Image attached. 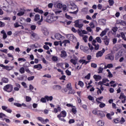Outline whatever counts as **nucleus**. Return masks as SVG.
<instances>
[{
  "label": "nucleus",
  "instance_id": "nucleus-58",
  "mask_svg": "<svg viewBox=\"0 0 126 126\" xmlns=\"http://www.w3.org/2000/svg\"><path fill=\"white\" fill-rule=\"evenodd\" d=\"M108 2H109L110 6H112V5H113V4H114V0H109Z\"/></svg>",
  "mask_w": 126,
  "mask_h": 126
},
{
  "label": "nucleus",
  "instance_id": "nucleus-25",
  "mask_svg": "<svg viewBox=\"0 0 126 126\" xmlns=\"http://www.w3.org/2000/svg\"><path fill=\"white\" fill-rule=\"evenodd\" d=\"M67 54H66V52L64 51H61V57L62 58H65V57H66Z\"/></svg>",
  "mask_w": 126,
  "mask_h": 126
},
{
  "label": "nucleus",
  "instance_id": "nucleus-22",
  "mask_svg": "<svg viewBox=\"0 0 126 126\" xmlns=\"http://www.w3.org/2000/svg\"><path fill=\"white\" fill-rule=\"evenodd\" d=\"M33 68H37L38 70H39L41 69V68H43V67L41 64H38L37 65H34L33 66Z\"/></svg>",
  "mask_w": 126,
  "mask_h": 126
},
{
  "label": "nucleus",
  "instance_id": "nucleus-40",
  "mask_svg": "<svg viewBox=\"0 0 126 126\" xmlns=\"http://www.w3.org/2000/svg\"><path fill=\"white\" fill-rule=\"evenodd\" d=\"M37 119L41 123H45V120H44L42 117H38L37 118Z\"/></svg>",
  "mask_w": 126,
  "mask_h": 126
},
{
  "label": "nucleus",
  "instance_id": "nucleus-20",
  "mask_svg": "<svg viewBox=\"0 0 126 126\" xmlns=\"http://www.w3.org/2000/svg\"><path fill=\"white\" fill-rule=\"evenodd\" d=\"M1 34H3V40H5L6 38H7V35H6V32L4 31V30H2L0 32Z\"/></svg>",
  "mask_w": 126,
  "mask_h": 126
},
{
  "label": "nucleus",
  "instance_id": "nucleus-45",
  "mask_svg": "<svg viewBox=\"0 0 126 126\" xmlns=\"http://www.w3.org/2000/svg\"><path fill=\"white\" fill-rule=\"evenodd\" d=\"M96 40L97 41V43H99L100 44L102 43V40H101L100 37H96L95 38V41Z\"/></svg>",
  "mask_w": 126,
  "mask_h": 126
},
{
  "label": "nucleus",
  "instance_id": "nucleus-51",
  "mask_svg": "<svg viewBox=\"0 0 126 126\" xmlns=\"http://www.w3.org/2000/svg\"><path fill=\"white\" fill-rule=\"evenodd\" d=\"M66 88H67L68 90H69V89H71V88H72L71 87V84L70 83H68L66 85Z\"/></svg>",
  "mask_w": 126,
  "mask_h": 126
},
{
  "label": "nucleus",
  "instance_id": "nucleus-6",
  "mask_svg": "<svg viewBox=\"0 0 126 126\" xmlns=\"http://www.w3.org/2000/svg\"><path fill=\"white\" fill-rule=\"evenodd\" d=\"M80 20H78L75 21L74 23L75 24V27L78 28H82L83 27V24H80L79 22Z\"/></svg>",
  "mask_w": 126,
  "mask_h": 126
},
{
  "label": "nucleus",
  "instance_id": "nucleus-26",
  "mask_svg": "<svg viewBox=\"0 0 126 126\" xmlns=\"http://www.w3.org/2000/svg\"><path fill=\"white\" fill-rule=\"evenodd\" d=\"M81 12L84 14H86L88 12V8L87 7H85L82 9Z\"/></svg>",
  "mask_w": 126,
  "mask_h": 126
},
{
  "label": "nucleus",
  "instance_id": "nucleus-18",
  "mask_svg": "<svg viewBox=\"0 0 126 126\" xmlns=\"http://www.w3.org/2000/svg\"><path fill=\"white\" fill-rule=\"evenodd\" d=\"M33 10L34 12H37L38 13H40V14H43V13H44V11L39 9V8H34Z\"/></svg>",
  "mask_w": 126,
  "mask_h": 126
},
{
  "label": "nucleus",
  "instance_id": "nucleus-57",
  "mask_svg": "<svg viewBox=\"0 0 126 126\" xmlns=\"http://www.w3.org/2000/svg\"><path fill=\"white\" fill-rule=\"evenodd\" d=\"M65 16L66 18H67V19H69L70 20H71V19H72V17H70V16L67 15V13L65 14Z\"/></svg>",
  "mask_w": 126,
  "mask_h": 126
},
{
  "label": "nucleus",
  "instance_id": "nucleus-12",
  "mask_svg": "<svg viewBox=\"0 0 126 126\" xmlns=\"http://www.w3.org/2000/svg\"><path fill=\"white\" fill-rule=\"evenodd\" d=\"M15 87L14 88V91H19V89L21 88V86H20V84L16 83L15 84Z\"/></svg>",
  "mask_w": 126,
  "mask_h": 126
},
{
  "label": "nucleus",
  "instance_id": "nucleus-34",
  "mask_svg": "<svg viewBox=\"0 0 126 126\" xmlns=\"http://www.w3.org/2000/svg\"><path fill=\"white\" fill-rule=\"evenodd\" d=\"M126 95H125L124 93H121V94H120V96L119 97V99H121V100H123V99H126Z\"/></svg>",
  "mask_w": 126,
  "mask_h": 126
},
{
  "label": "nucleus",
  "instance_id": "nucleus-35",
  "mask_svg": "<svg viewBox=\"0 0 126 126\" xmlns=\"http://www.w3.org/2000/svg\"><path fill=\"white\" fill-rule=\"evenodd\" d=\"M103 96H100L99 97L96 98V101L97 103H98V104H100V103H101L100 101H101V100H103Z\"/></svg>",
  "mask_w": 126,
  "mask_h": 126
},
{
  "label": "nucleus",
  "instance_id": "nucleus-3",
  "mask_svg": "<svg viewBox=\"0 0 126 126\" xmlns=\"http://www.w3.org/2000/svg\"><path fill=\"white\" fill-rule=\"evenodd\" d=\"M3 90L5 92L10 93V92H12V90H13V86L11 84H7L4 86Z\"/></svg>",
  "mask_w": 126,
  "mask_h": 126
},
{
  "label": "nucleus",
  "instance_id": "nucleus-46",
  "mask_svg": "<svg viewBox=\"0 0 126 126\" xmlns=\"http://www.w3.org/2000/svg\"><path fill=\"white\" fill-rule=\"evenodd\" d=\"M70 62L74 65H75L76 64V63H77V62L76 61V60H75L74 59H71Z\"/></svg>",
  "mask_w": 126,
  "mask_h": 126
},
{
  "label": "nucleus",
  "instance_id": "nucleus-64",
  "mask_svg": "<svg viewBox=\"0 0 126 126\" xmlns=\"http://www.w3.org/2000/svg\"><path fill=\"white\" fill-rule=\"evenodd\" d=\"M4 117H6L5 114H4L2 113H0V119L2 118H4Z\"/></svg>",
  "mask_w": 126,
  "mask_h": 126
},
{
  "label": "nucleus",
  "instance_id": "nucleus-5",
  "mask_svg": "<svg viewBox=\"0 0 126 126\" xmlns=\"http://www.w3.org/2000/svg\"><path fill=\"white\" fill-rule=\"evenodd\" d=\"M105 49L103 48L102 50L98 51L96 54V58H101L102 56H103V54L104 53H105Z\"/></svg>",
  "mask_w": 126,
  "mask_h": 126
},
{
  "label": "nucleus",
  "instance_id": "nucleus-9",
  "mask_svg": "<svg viewBox=\"0 0 126 126\" xmlns=\"http://www.w3.org/2000/svg\"><path fill=\"white\" fill-rule=\"evenodd\" d=\"M114 55L109 54L105 56V60H109V61H114Z\"/></svg>",
  "mask_w": 126,
  "mask_h": 126
},
{
  "label": "nucleus",
  "instance_id": "nucleus-28",
  "mask_svg": "<svg viewBox=\"0 0 126 126\" xmlns=\"http://www.w3.org/2000/svg\"><path fill=\"white\" fill-rule=\"evenodd\" d=\"M97 115L100 116V117H105V114L102 111H98V113Z\"/></svg>",
  "mask_w": 126,
  "mask_h": 126
},
{
  "label": "nucleus",
  "instance_id": "nucleus-30",
  "mask_svg": "<svg viewBox=\"0 0 126 126\" xmlns=\"http://www.w3.org/2000/svg\"><path fill=\"white\" fill-rule=\"evenodd\" d=\"M51 60H52V61H53V62H58V60H59V59L58 58V57H57V56H52Z\"/></svg>",
  "mask_w": 126,
  "mask_h": 126
},
{
  "label": "nucleus",
  "instance_id": "nucleus-56",
  "mask_svg": "<svg viewBox=\"0 0 126 126\" xmlns=\"http://www.w3.org/2000/svg\"><path fill=\"white\" fill-rule=\"evenodd\" d=\"M89 50V48H88V47H85L84 48L83 51L84 52V53H88Z\"/></svg>",
  "mask_w": 126,
  "mask_h": 126
},
{
  "label": "nucleus",
  "instance_id": "nucleus-50",
  "mask_svg": "<svg viewBox=\"0 0 126 126\" xmlns=\"http://www.w3.org/2000/svg\"><path fill=\"white\" fill-rule=\"evenodd\" d=\"M88 99L90 100V101H92L93 102H94V98L93 97V96L91 95H89L88 96Z\"/></svg>",
  "mask_w": 126,
  "mask_h": 126
},
{
  "label": "nucleus",
  "instance_id": "nucleus-31",
  "mask_svg": "<svg viewBox=\"0 0 126 126\" xmlns=\"http://www.w3.org/2000/svg\"><path fill=\"white\" fill-rule=\"evenodd\" d=\"M97 125L98 126H103L104 125V122L102 121H99L97 122Z\"/></svg>",
  "mask_w": 126,
  "mask_h": 126
},
{
  "label": "nucleus",
  "instance_id": "nucleus-60",
  "mask_svg": "<svg viewBox=\"0 0 126 126\" xmlns=\"http://www.w3.org/2000/svg\"><path fill=\"white\" fill-rule=\"evenodd\" d=\"M1 108H2V109L3 111H5V112L6 111V110H7V109H8L7 106H4V105L2 106H1Z\"/></svg>",
  "mask_w": 126,
  "mask_h": 126
},
{
  "label": "nucleus",
  "instance_id": "nucleus-52",
  "mask_svg": "<svg viewBox=\"0 0 126 126\" xmlns=\"http://www.w3.org/2000/svg\"><path fill=\"white\" fill-rule=\"evenodd\" d=\"M57 8H59L61 9L63 7V4L61 3H58L57 4Z\"/></svg>",
  "mask_w": 126,
  "mask_h": 126
},
{
  "label": "nucleus",
  "instance_id": "nucleus-41",
  "mask_svg": "<svg viewBox=\"0 0 126 126\" xmlns=\"http://www.w3.org/2000/svg\"><path fill=\"white\" fill-rule=\"evenodd\" d=\"M75 91L72 89V88L69 90V94H74Z\"/></svg>",
  "mask_w": 126,
  "mask_h": 126
},
{
  "label": "nucleus",
  "instance_id": "nucleus-19",
  "mask_svg": "<svg viewBox=\"0 0 126 126\" xmlns=\"http://www.w3.org/2000/svg\"><path fill=\"white\" fill-rule=\"evenodd\" d=\"M54 90H61L62 89V87L60 85H54L52 87Z\"/></svg>",
  "mask_w": 126,
  "mask_h": 126
},
{
  "label": "nucleus",
  "instance_id": "nucleus-55",
  "mask_svg": "<svg viewBox=\"0 0 126 126\" xmlns=\"http://www.w3.org/2000/svg\"><path fill=\"white\" fill-rule=\"evenodd\" d=\"M14 106H16V107H22V105H21V104L19 103H14Z\"/></svg>",
  "mask_w": 126,
  "mask_h": 126
},
{
  "label": "nucleus",
  "instance_id": "nucleus-59",
  "mask_svg": "<svg viewBox=\"0 0 126 126\" xmlns=\"http://www.w3.org/2000/svg\"><path fill=\"white\" fill-rule=\"evenodd\" d=\"M5 26V24L1 21H0V27L2 28Z\"/></svg>",
  "mask_w": 126,
  "mask_h": 126
},
{
  "label": "nucleus",
  "instance_id": "nucleus-39",
  "mask_svg": "<svg viewBox=\"0 0 126 126\" xmlns=\"http://www.w3.org/2000/svg\"><path fill=\"white\" fill-rule=\"evenodd\" d=\"M2 82L4 83H8V79L7 78H2Z\"/></svg>",
  "mask_w": 126,
  "mask_h": 126
},
{
  "label": "nucleus",
  "instance_id": "nucleus-27",
  "mask_svg": "<svg viewBox=\"0 0 126 126\" xmlns=\"http://www.w3.org/2000/svg\"><path fill=\"white\" fill-rule=\"evenodd\" d=\"M79 63H84L85 64H87V63H90V61H86L85 60L83 59H81L79 60Z\"/></svg>",
  "mask_w": 126,
  "mask_h": 126
},
{
  "label": "nucleus",
  "instance_id": "nucleus-49",
  "mask_svg": "<svg viewBox=\"0 0 126 126\" xmlns=\"http://www.w3.org/2000/svg\"><path fill=\"white\" fill-rule=\"evenodd\" d=\"M26 100L27 102H30L32 100V98L30 96H26Z\"/></svg>",
  "mask_w": 126,
  "mask_h": 126
},
{
  "label": "nucleus",
  "instance_id": "nucleus-24",
  "mask_svg": "<svg viewBox=\"0 0 126 126\" xmlns=\"http://www.w3.org/2000/svg\"><path fill=\"white\" fill-rule=\"evenodd\" d=\"M45 99H46V100L47 102H49V101H53V96H49L48 95L45 96Z\"/></svg>",
  "mask_w": 126,
  "mask_h": 126
},
{
  "label": "nucleus",
  "instance_id": "nucleus-17",
  "mask_svg": "<svg viewBox=\"0 0 126 126\" xmlns=\"http://www.w3.org/2000/svg\"><path fill=\"white\" fill-rule=\"evenodd\" d=\"M69 6H71L70 7V9H72V10H74V9H77V8H78L77 6L75 5L74 3L70 4Z\"/></svg>",
  "mask_w": 126,
  "mask_h": 126
},
{
  "label": "nucleus",
  "instance_id": "nucleus-16",
  "mask_svg": "<svg viewBox=\"0 0 126 126\" xmlns=\"http://www.w3.org/2000/svg\"><path fill=\"white\" fill-rule=\"evenodd\" d=\"M94 78L95 79V81H99L102 79V77L100 75H94Z\"/></svg>",
  "mask_w": 126,
  "mask_h": 126
},
{
  "label": "nucleus",
  "instance_id": "nucleus-48",
  "mask_svg": "<svg viewBox=\"0 0 126 126\" xmlns=\"http://www.w3.org/2000/svg\"><path fill=\"white\" fill-rule=\"evenodd\" d=\"M43 33L45 36H48V35H49V32H48V30H43Z\"/></svg>",
  "mask_w": 126,
  "mask_h": 126
},
{
  "label": "nucleus",
  "instance_id": "nucleus-10",
  "mask_svg": "<svg viewBox=\"0 0 126 126\" xmlns=\"http://www.w3.org/2000/svg\"><path fill=\"white\" fill-rule=\"evenodd\" d=\"M55 39H56L57 40H62V39H63V38H64V36H63L60 33L55 34Z\"/></svg>",
  "mask_w": 126,
  "mask_h": 126
},
{
  "label": "nucleus",
  "instance_id": "nucleus-1",
  "mask_svg": "<svg viewBox=\"0 0 126 126\" xmlns=\"http://www.w3.org/2000/svg\"><path fill=\"white\" fill-rule=\"evenodd\" d=\"M66 117V111L65 110L62 111L59 115H57V118H58L59 121H61V122H65V120L64 118Z\"/></svg>",
  "mask_w": 126,
  "mask_h": 126
},
{
  "label": "nucleus",
  "instance_id": "nucleus-47",
  "mask_svg": "<svg viewBox=\"0 0 126 126\" xmlns=\"http://www.w3.org/2000/svg\"><path fill=\"white\" fill-rule=\"evenodd\" d=\"M30 28L32 31L36 30V25H32L31 26Z\"/></svg>",
  "mask_w": 126,
  "mask_h": 126
},
{
  "label": "nucleus",
  "instance_id": "nucleus-42",
  "mask_svg": "<svg viewBox=\"0 0 126 126\" xmlns=\"http://www.w3.org/2000/svg\"><path fill=\"white\" fill-rule=\"evenodd\" d=\"M89 25L90 26V28H92V29H94V28H95V25L93 22H91L89 24Z\"/></svg>",
  "mask_w": 126,
  "mask_h": 126
},
{
  "label": "nucleus",
  "instance_id": "nucleus-63",
  "mask_svg": "<svg viewBox=\"0 0 126 126\" xmlns=\"http://www.w3.org/2000/svg\"><path fill=\"white\" fill-rule=\"evenodd\" d=\"M14 27L15 28H17L18 27H20V26H21V25L18 24V23H16L14 24Z\"/></svg>",
  "mask_w": 126,
  "mask_h": 126
},
{
  "label": "nucleus",
  "instance_id": "nucleus-13",
  "mask_svg": "<svg viewBox=\"0 0 126 126\" xmlns=\"http://www.w3.org/2000/svg\"><path fill=\"white\" fill-rule=\"evenodd\" d=\"M110 29L108 28H106L103 31L101 32V33L100 34V37H103V36H105L106 35V33L107 32L109 31Z\"/></svg>",
  "mask_w": 126,
  "mask_h": 126
},
{
  "label": "nucleus",
  "instance_id": "nucleus-62",
  "mask_svg": "<svg viewBox=\"0 0 126 126\" xmlns=\"http://www.w3.org/2000/svg\"><path fill=\"white\" fill-rule=\"evenodd\" d=\"M91 66L92 67H94V68H96V67H97V64L94 63H92Z\"/></svg>",
  "mask_w": 126,
  "mask_h": 126
},
{
  "label": "nucleus",
  "instance_id": "nucleus-4",
  "mask_svg": "<svg viewBox=\"0 0 126 126\" xmlns=\"http://www.w3.org/2000/svg\"><path fill=\"white\" fill-rule=\"evenodd\" d=\"M0 66L1 67H3L4 69H6V70H11L13 68H14V66H4L3 64H0Z\"/></svg>",
  "mask_w": 126,
  "mask_h": 126
},
{
  "label": "nucleus",
  "instance_id": "nucleus-38",
  "mask_svg": "<svg viewBox=\"0 0 126 126\" xmlns=\"http://www.w3.org/2000/svg\"><path fill=\"white\" fill-rule=\"evenodd\" d=\"M19 72L22 74H23V73H24V72H25V69L24 68V67H21L19 69Z\"/></svg>",
  "mask_w": 126,
  "mask_h": 126
},
{
  "label": "nucleus",
  "instance_id": "nucleus-23",
  "mask_svg": "<svg viewBox=\"0 0 126 126\" xmlns=\"http://www.w3.org/2000/svg\"><path fill=\"white\" fill-rule=\"evenodd\" d=\"M67 39H69V40H73V39H75V36H74V35H73V34H68L67 35Z\"/></svg>",
  "mask_w": 126,
  "mask_h": 126
},
{
  "label": "nucleus",
  "instance_id": "nucleus-8",
  "mask_svg": "<svg viewBox=\"0 0 126 126\" xmlns=\"http://www.w3.org/2000/svg\"><path fill=\"white\" fill-rule=\"evenodd\" d=\"M92 44L94 46L95 50H99V45L97 44V41L95 39L93 40Z\"/></svg>",
  "mask_w": 126,
  "mask_h": 126
},
{
  "label": "nucleus",
  "instance_id": "nucleus-21",
  "mask_svg": "<svg viewBox=\"0 0 126 126\" xmlns=\"http://www.w3.org/2000/svg\"><path fill=\"white\" fill-rule=\"evenodd\" d=\"M115 115V113L112 112L111 113H107L106 115V117L108 120H112V116H114Z\"/></svg>",
  "mask_w": 126,
  "mask_h": 126
},
{
  "label": "nucleus",
  "instance_id": "nucleus-33",
  "mask_svg": "<svg viewBox=\"0 0 126 126\" xmlns=\"http://www.w3.org/2000/svg\"><path fill=\"white\" fill-rule=\"evenodd\" d=\"M31 36L32 37H33V39L38 38V34H37V33L32 32V33H31Z\"/></svg>",
  "mask_w": 126,
  "mask_h": 126
},
{
  "label": "nucleus",
  "instance_id": "nucleus-53",
  "mask_svg": "<svg viewBox=\"0 0 126 126\" xmlns=\"http://www.w3.org/2000/svg\"><path fill=\"white\" fill-rule=\"evenodd\" d=\"M121 57H122V54H121V53H118L116 55L115 59L116 60H119Z\"/></svg>",
  "mask_w": 126,
  "mask_h": 126
},
{
  "label": "nucleus",
  "instance_id": "nucleus-37",
  "mask_svg": "<svg viewBox=\"0 0 126 126\" xmlns=\"http://www.w3.org/2000/svg\"><path fill=\"white\" fill-rule=\"evenodd\" d=\"M69 43H70V41L67 39H65L63 41V43L64 44V46L65 47V46H66V44H67V43L69 44Z\"/></svg>",
  "mask_w": 126,
  "mask_h": 126
},
{
  "label": "nucleus",
  "instance_id": "nucleus-11",
  "mask_svg": "<svg viewBox=\"0 0 126 126\" xmlns=\"http://www.w3.org/2000/svg\"><path fill=\"white\" fill-rule=\"evenodd\" d=\"M79 35L80 37H83V40L84 41L85 43H87V39H88V36L84 35L82 33H79Z\"/></svg>",
  "mask_w": 126,
  "mask_h": 126
},
{
  "label": "nucleus",
  "instance_id": "nucleus-36",
  "mask_svg": "<svg viewBox=\"0 0 126 126\" xmlns=\"http://www.w3.org/2000/svg\"><path fill=\"white\" fill-rule=\"evenodd\" d=\"M38 20H40V15L39 14H36L34 17V21H38Z\"/></svg>",
  "mask_w": 126,
  "mask_h": 126
},
{
  "label": "nucleus",
  "instance_id": "nucleus-61",
  "mask_svg": "<svg viewBox=\"0 0 126 126\" xmlns=\"http://www.w3.org/2000/svg\"><path fill=\"white\" fill-rule=\"evenodd\" d=\"M90 76H91V74L89 73L85 77V78H86V79H90Z\"/></svg>",
  "mask_w": 126,
  "mask_h": 126
},
{
  "label": "nucleus",
  "instance_id": "nucleus-29",
  "mask_svg": "<svg viewBox=\"0 0 126 126\" xmlns=\"http://www.w3.org/2000/svg\"><path fill=\"white\" fill-rule=\"evenodd\" d=\"M71 112L74 114L77 113V110H76V107L75 106H74L72 107Z\"/></svg>",
  "mask_w": 126,
  "mask_h": 126
},
{
  "label": "nucleus",
  "instance_id": "nucleus-14",
  "mask_svg": "<svg viewBox=\"0 0 126 126\" xmlns=\"http://www.w3.org/2000/svg\"><path fill=\"white\" fill-rule=\"evenodd\" d=\"M25 12V10L24 9H21L20 11H19V12L17 13L18 16H22V15H24V13Z\"/></svg>",
  "mask_w": 126,
  "mask_h": 126
},
{
  "label": "nucleus",
  "instance_id": "nucleus-7",
  "mask_svg": "<svg viewBox=\"0 0 126 126\" xmlns=\"http://www.w3.org/2000/svg\"><path fill=\"white\" fill-rule=\"evenodd\" d=\"M102 40H104V43H105V45H106V46L109 45V44L110 43V39L108 38V36H107V35L103 37Z\"/></svg>",
  "mask_w": 126,
  "mask_h": 126
},
{
  "label": "nucleus",
  "instance_id": "nucleus-15",
  "mask_svg": "<svg viewBox=\"0 0 126 126\" xmlns=\"http://www.w3.org/2000/svg\"><path fill=\"white\" fill-rule=\"evenodd\" d=\"M98 23L100 25H106V20L104 19H100L98 20Z\"/></svg>",
  "mask_w": 126,
  "mask_h": 126
},
{
  "label": "nucleus",
  "instance_id": "nucleus-32",
  "mask_svg": "<svg viewBox=\"0 0 126 126\" xmlns=\"http://www.w3.org/2000/svg\"><path fill=\"white\" fill-rule=\"evenodd\" d=\"M54 14V13H50L49 12H45L44 13L43 15L44 16H50L51 15H53Z\"/></svg>",
  "mask_w": 126,
  "mask_h": 126
},
{
  "label": "nucleus",
  "instance_id": "nucleus-44",
  "mask_svg": "<svg viewBox=\"0 0 126 126\" xmlns=\"http://www.w3.org/2000/svg\"><path fill=\"white\" fill-rule=\"evenodd\" d=\"M99 104H100L99 105V108H104L106 106V104H105L102 102H100Z\"/></svg>",
  "mask_w": 126,
  "mask_h": 126
},
{
  "label": "nucleus",
  "instance_id": "nucleus-43",
  "mask_svg": "<svg viewBox=\"0 0 126 126\" xmlns=\"http://www.w3.org/2000/svg\"><path fill=\"white\" fill-rule=\"evenodd\" d=\"M78 85H79L81 87L84 86V83L81 81H79L78 83Z\"/></svg>",
  "mask_w": 126,
  "mask_h": 126
},
{
  "label": "nucleus",
  "instance_id": "nucleus-2",
  "mask_svg": "<svg viewBox=\"0 0 126 126\" xmlns=\"http://www.w3.org/2000/svg\"><path fill=\"white\" fill-rule=\"evenodd\" d=\"M58 16H55L53 13V14L47 16L46 21L49 23H52V22H54V21H56V20H58Z\"/></svg>",
  "mask_w": 126,
  "mask_h": 126
},
{
  "label": "nucleus",
  "instance_id": "nucleus-54",
  "mask_svg": "<svg viewBox=\"0 0 126 126\" xmlns=\"http://www.w3.org/2000/svg\"><path fill=\"white\" fill-rule=\"evenodd\" d=\"M46 100H47V99H46V98L44 96V97H42L41 98L40 102H42V103H46L47 102V101Z\"/></svg>",
  "mask_w": 126,
  "mask_h": 126
}]
</instances>
